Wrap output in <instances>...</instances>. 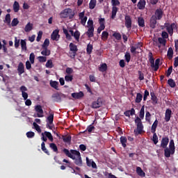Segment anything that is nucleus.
Returning a JSON list of instances; mask_svg holds the SVG:
<instances>
[{"label":"nucleus","instance_id":"f257e3e1","mask_svg":"<svg viewBox=\"0 0 178 178\" xmlns=\"http://www.w3.org/2000/svg\"><path fill=\"white\" fill-rule=\"evenodd\" d=\"M66 156L74 160V163L76 166H82V160L81 159V154L79 151L74 149H70V151L66 148L62 150Z\"/></svg>","mask_w":178,"mask_h":178},{"label":"nucleus","instance_id":"f03ea898","mask_svg":"<svg viewBox=\"0 0 178 178\" xmlns=\"http://www.w3.org/2000/svg\"><path fill=\"white\" fill-rule=\"evenodd\" d=\"M145 113L146 111H145L144 106H141L138 117H136V119H134V123L137 127V133L138 134H141V133L143 132V129H144V126L143 125V122H141V120L144 119V115H145Z\"/></svg>","mask_w":178,"mask_h":178},{"label":"nucleus","instance_id":"7ed1b4c3","mask_svg":"<svg viewBox=\"0 0 178 178\" xmlns=\"http://www.w3.org/2000/svg\"><path fill=\"white\" fill-rule=\"evenodd\" d=\"M60 16L63 19H73L74 17V12L72 8H65L60 13Z\"/></svg>","mask_w":178,"mask_h":178},{"label":"nucleus","instance_id":"20e7f679","mask_svg":"<svg viewBox=\"0 0 178 178\" xmlns=\"http://www.w3.org/2000/svg\"><path fill=\"white\" fill-rule=\"evenodd\" d=\"M52 99H54V102H62V99H65L66 98V95L63 94V93H55L54 95H52L51 96Z\"/></svg>","mask_w":178,"mask_h":178},{"label":"nucleus","instance_id":"39448f33","mask_svg":"<svg viewBox=\"0 0 178 178\" xmlns=\"http://www.w3.org/2000/svg\"><path fill=\"white\" fill-rule=\"evenodd\" d=\"M164 26L170 35H173V29H176L177 27V25H176L175 23H172L170 24L169 22H165L164 24Z\"/></svg>","mask_w":178,"mask_h":178},{"label":"nucleus","instance_id":"423d86ee","mask_svg":"<svg viewBox=\"0 0 178 178\" xmlns=\"http://www.w3.org/2000/svg\"><path fill=\"white\" fill-rule=\"evenodd\" d=\"M69 47H70V51H71V52H70V58H75L77 54V51H79V49H77V45L71 42L69 44Z\"/></svg>","mask_w":178,"mask_h":178},{"label":"nucleus","instance_id":"0eeeda50","mask_svg":"<svg viewBox=\"0 0 178 178\" xmlns=\"http://www.w3.org/2000/svg\"><path fill=\"white\" fill-rule=\"evenodd\" d=\"M47 138H48L49 141L54 142V138L51 132L44 131V133L41 134V140L47 142Z\"/></svg>","mask_w":178,"mask_h":178},{"label":"nucleus","instance_id":"6e6552de","mask_svg":"<svg viewBox=\"0 0 178 178\" xmlns=\"http://www.w3.org/2000/svg\"><path fill=\"white\" fill-rule=\"evenodd\" d=\"M54 123V113L52 111L49 112V115L47 117V128L49 130H52V126H50Z\"/></svg>","mask_w":178,"mask_h":178},{"label":"nucleus","instance_id":"1a4fd4ad","mask_svg":"<svg viewBox=\"0 0 178 178\" xmlns=\"http://www.w3.org/2000/svg\"><path fill=\"white\" fill-rule=\"evenodd\" d=\"M125 20V27L128 30H131V25L133 24V22L131 21V17L130 15H126L124 17Z\"/></svg>","mask_w":178,"mask_h":178},{"label":"nucleus","instance_id":"9d476101","mask_svg":"<svg viewBox=\"0 0 178 178\" xmlns=\"http://www.w3.org/2000/svg\"><path fill=\"white\" fill-rule=\"evenodd\" d=\"M164 12L162 10V8H157L155 12L153 17H156L157 20H161L162 17H163Z\"/></svg>","mask_w":178,"mask_h":178},{"label":"nucleus","instance_id":"9b49d317","mask_svg":"<svg viewBox=\"0 0 178 178\" xmlns=\"http://www.w3.org/2000/svg\"><path fill=\"white\" fill-rule=\"evenodd\" d=\"M99 26L97 29V34H101V31L105 30V18L99 19Z\"/></svg>","mask_w":178,"mask_h":178},{"label":"nucleus","instance_id":"f8f14e48","mask_svg":"<svg viewBox=\"0 0 178 178\" xmlns=\"http://www.w3.org/2000/svg\"><path fill=\"white\" fill-rule=\"evenodd\" d=\"M142 47H143V43L138 42L137 44L131 46L130 51L131 52V54H137L136 49H140L141 51Z\"/></svg>","mask_w":178,"mask_h":178},{"label":"nucleus","instance_id":"ddd939ff","mask_svg":"<svg viewBox=\"0 0 178 178\" xmlns=\"http://www.w3.org/2000/svg\"><path fill=\"white\" fill-rule=\"evenodd\" d=\"M51 38L53 40V41H59V38H60V35H59V30H54L51 35Z\"/></svg>","mask_w":178,"mask_h":178},{"label":"nucleus","instance_id":"4468645a","mask_svg":"<svg viewBox=\"0 0 178 178\" xmlns=\"http://www.w3.org/2000/svg\"><path fill=\"white\" fill-rule=\"evenodd\" d=\"M102 101L100 100V99H97V100L92 102V105L90 106V108L93 109H97L102 107Z\"/></svg>","mask_w":178,"mask_h":178},{"label":"nucleus","instance_id":"2eb2a0df","mask_svg":"<svg viewBox=\"0 0 178 178\" xmlns=\"http://www.w3.org/2000/svg\"><path fill=\"white\" fill-rule=\"evenodd\" d=\"M175 152V149L164 148V156H165V158H170V156L174 154Z\"/></svg>","mask_w":178,"mask_h":178},{"label":"nucleus","instance_id":"dca6fc26","mask_svg":"<svg viewBox=\"0 0 178 178\" xmlns=\"http://www.w3.org/2000/svg\"><path fill=\"white\" fill-rule=\"evenodd\" d=\"M158 19L155 17H153V15L151 17L150 19H149V26L151 27V29H155L156 27V23Z\"/></svg>","mask_w":178,"mask_h":178},{"label":"nucleus","instance_id":"f3484780","mask_svg":"<svg viewBox=\"0 0 178 178\" xmlns=\"http://www.w3.org/2000/svg\"><path fill=\"white\" fill-rule=\"evenodd\" d=\"M35 112H37V113H40V114H37L38 118L44 117V115H42V113H44V111H42V108L40 105L35 106Z\"/></svg>","mask_w":178,"mask_h":178},{"label":"nucleus","instance_id":"a211bd4d","mask_svg":"<svg viewBox=\"0 0 178 178\" xmlns=\"http://www.w3.org/2000/svg\"><path fill=\"white\" fill-rule=\"evenodd\" d=\"M172 111L170 108H167L165 110V113H164V120L167 122L170 121V118H171Z\"/></svg>","mask_w":178,"mask_h":178},{"label":"nucleus","instance_id":"6ab92c4d","mask_svg":"<svg viewBox=\"0 0 178 178\" xmlns=\"http://www.w3.org/2000/svg\"><path fill=\"white\" fill-rule=\"evenodd\" d=\"M145 5H147L145 0H140L137 4V6L139 10H144V9H145Z\"/></svg>","mask_w":178,"mask_h":178},{"label":"nucleus","instance_id":"aec40b11","mask_svg":"<svg viewBox=\"0 0 178 178\" xmlns=\"http://www.w3.org/2000/svg\"><path fill=\"white\" fill-rule=\"evenodd\" d=\"M168 138L164 137L161 138V147L163 149L167 148V145H168Z\"/></svg>","mask_w":178,"mask_h":178},{"label":"nucleus","instance_id":"412c9836","mask_svg":"<svg viewBox=\"0 0 178 178\" xmlns=\"http://www.w3.org/2000/svg\"><path fill=\"white\" fill-rule=\"evenodd\" d=\"M86 166L92 167V168H93V169H96V168H97V165H96V163H95V161H93L92 160H89L88 159V157H86Z\"/></svg>","mask_w":178,"mask_h":178},{"label":"nucleus","instance_id":"4be33fe9","mask_svg":"<svg viewBox=\"0 0 178 178\" xmlns=\"http://www.w3.org/2000/svg\"><path fill=\"white\" fill-rule=\"evenodd\" d=\"M141 101H144V97H143V95H141V93H137L134 102L136 104H140Z\"/></svg>","mask_w":178,"mask_h":178},{"label":"nucleus","instance_id":"5701e85b","mask_svg":"<svg viewBox=\"0 0 178 178\" xmlns=\"http://www.w3.org/2000/svg\"><path fill=\"white\" fill-rule=\"evenodd\" d=\"M149 57V62L150 63V67H155L154 63H155V59L154 58V56H152V52H149L148 54Z\"/></svg>","mask_w":178,"mask_h":178},{"label":"nucleus","instance_id":"b1692460","mask_svg":"<svg viewBox=\"0 0 178 178\" xmlns=\"http://www.w3.org/2000/svg\"><path fill=\"white\" fill-rule=\"evenodd\" d=\"M72 97L76 99H80L81 98L83 97V92H79L72 93Z\"/></svg>","mask_w":178,"mask_h":178},{"label":"nucleus","instance_id":"393cba45","mask_svg":"<svg viewBox=\"0 0 178 178\" xmlns=\"http://www.w3.org/2000/svg\"><path fill=\"white\" fill-rule=\"evenodd\" d=\"M13 8L15 12V13H17L19 10H20V4H19V2L15 1L13 5Z\"/></svg>","mask_w":178,"mask_h":178},{"label":"nucleus","instance_id":"a878e982","mask_svg":"<svg viewBox=\"0 0 178 178\" xmlns=\"http://www.w3.org/2000/svg\"><path fill=\"white\" fill-rule=\"evenodd\" d=\"M151 100L152 101V104H158V97H156L154 92H151Z\"/></svg>","mask_w":178,"mask_h":178},{"label":"nucleus","instance_id":"bb28decb","mask_svg":"<svg viewBox=\"0 0 178 178\" xmlns=\"http://www.w3.org/2000/svg\"><path fill=\"white\" fill-rule=\"evenodd\" d=\"M86 35H88V38H92V37H94V27L88 28Z\"/></svg>","mask_w":178,"mask_h":178},{"label":"nucleus","instance_id":"cd10ccee","mask_svg":"<svg viewBox=\"0 0 178 178\" xmlns=\"http://www.w3.org/2000/svg\"><path fill=\"white\" fill-rule=\"evenodd\" d=\"M158 120H155L154 124H152V126L151 127V133L155 134L156 131V128L158 127Z\"/></svg>","mask_w":178,"mask_h":178},{"label":"nucleus","instance_id":"c85d7f7f","mask_svg":"<svg viewBox=\"0 0 178 178\" xmlns=\"http://www.w3.org/2000/svg\"><path fill=\"white\" fill-rule=\"evenodd\" d=\"M42 51H41V54L44 56H49L51 55V51L48 49L47 47H42Z\"/></svg>","mask_w":178,"mask_h":178},{"label":"nucleus","instance_id":"c756f323","mask_svg":"<svg viewBox=\"0 0 178 178\" xmlns=\"http://www.w3.org/2000/svg\"><path fill=\"white\" fill-rule=\"evenodd\" d=\"M33 30V24L31 22H28L27 24L25 26L24 31L25 33H30Z\"/></svg>","mask_w":178,"mask_h":178},{"label":"nucleus","instance_id":"7c9ffc66","mask_svg":"<svg viewBox=\"0 0 178 178\" xmlns=\"http://www.w3.org/2000/svg\"><path fill=\"white\" fill-rule=\"evenodd\" d=\"M49 86H51V87H52V88L55 89L56 90H59V89L58 88V86H59V83L58 81H51L49 82Z\"/></svg>","mask_w":178,"mask_h":178},{"label":"nucleus","instance_id":"2f4dec72","mask_svg":"<svg viewBox=\"0 0 178 178\" xmlns=\"http://www.w3.org/2000/svg\"><path fill=\"white\" fill-rule=\"evenodd\" d=\"M136 172H137V175L141 177H145V172H144V171H143V170L140 167H137Z\"/></svg>","mask_w":178,"mask_h":178},{"label":"nucleus","instance_id":"473e14b6","mask_svg":"<svg viewBox=\"0 0 178 178\" xmlns=\"http://www.w3.org/2000/svg\"><path fill=\"white\" fill-rule=\"evenodd\" d=\"M62 140H63V142H65L67 144H70V143L72 142V136H62Z\"/></svg>","mask_w":178,"mask_h":178},{"label":"nucleus","instance_id":"72a5a7b5","mask_svg":"<svg viewBox=\"0 0 178 178\" xmlns=\"http://www.w3.org/2000/svg\"><path fill=\"white\" fill-rule=\"evenodd\" d=\"M119 8L116 6H113L112 8V13H111V19H115L116 17V13H118V10Z\"/></svg>","mask_w":178,"mask_h":178},{"label":"nucleus","instance_id":"f704fd0d","mask_svg":"<svg viewBox=\"0 0 178 178\" xmlns=\"http://www.w3.org/2000/svg\"><path fill=\"white\" fill-rule=\"evenodd\" d=\"M138 23L139 27H145V20H144V18L138 17Z\"/></svg>","mask_w":178,"mask_h":178},{"label":"nucleus","instance_id":"c9c22d12","mask_svg":"<svg viewBox=\"0 0 178 178\" xmlns=\"http://www.w3.org/2000/svg\"><path fill=\"white\" fill-rule=\"evenodd\" d=\"M63 33L65 34L67 40H68V41H72V35H70V34H69V31H67V29L63 28Z\"/></svg>","mask_w":178,"mask_h":178},{"label":"nucleus","instance_id":"e433bc0d","mask_svg":"<svg viewBox=\"0 0 178 178\" xmlns=\"http://www.w3.org/2000/svg\"><path fill=\"white\" fill-rule=\"evenodd\" d=\"M94 130H95V127H93L92 124H90V125L88 126V127H86V130L83 131V132H80V134H85V133H86V131H88V133L90 134Z\"/></svg>","mask_w":178,"mask_h":178},{"label":"nucleus","instance_id":"4c0bfd02","mask_svg":"<svg viewBox=\"0 0 178 178\" xmlns=\"http://www.w3.org/2000/svg\"><path fill=\"white\" fill-rule=\"evenodd\" d=\"M49 148L51 149H52V151L54 153H56V154L58 153V147L56 146V145L55 143H49Z\"/></svg>","mask_w":178,"mask_h":178},{"label":"nucleus","instance_id":"58836bf2","mask_svg":"<svg viewBox=\"0 0 178 178\" xmlns=\"http://www.w3.org/2000/svg\"><path fill=\"white\" fill-rule=\"evenodd\" d=\"M92 49H94L92 44L89 43L87 45V48H86V52H87L88 55H91V54L92 53Z\"/></svg>","mask_w":178,"mask_h":178},{"label":"nucleus","instance_id":"ea45409f","mask_svg":"<svg viewBox=\"0 0 178 178\" xmlns=\"http://www.w3.org/2000/svg\"><path fill=\"white\" fill-rule=\"evenodd\" d=\"M108 37H109V33L106 31H103L102 33V40H103V41H106Z\"/></svg>","mask_w":178,"mask_h":178},{"label":"nucleus","instance_id":"a19ab883","mask_svg":"<svg viewBox=\"0 0 178 178\" xmlns=\"http://www.w3.org/2000/svg\"><path fill=\"white\" fill-rule=\"evenodd\" d=\"M20 44L22 51H27V43L26 42V40H21Z\"/></svg>","mask_w":178,"mask_h":178},{"label":"nucleus","instance_id":"79ce46f5","mask_svg":"<svg viewBox=\"0 0 178 178\" xmlns=\"http://www.w3.org/2000/svg\"><path fill=\"white\" fill-rule=\"evenodd\" d=\"M41 150H42V152L45 154L49 156V152H48V149L45 147V143H44V142L41 143Z\"/></svg>","mask_w":178,"mask_h":178},{"label":"nucleus","instance_id":"37998d69","mask_svg":"<svg viewBox=\"0 0 178 178\" xmlns=\"http://www.w3.org/2000/svg\"><path fill=\"white\" fill-rule=\"evenodd\" d=\"M120 142H121L122 147L126 148V143L127 142L126 137L121 136V138H120Z\"/></svg>","mask_w":178,"mask_h":178},{"label":"nucleus","instance_id":"c03bdc74","mask_svg":"<svg viewBox=\"0 0 178 178\" xmlns=\"http://www.w3.org/2000/svg\"><path fill=\"white\" fill-rule=\"evenodd\" d=\"M167 56L169 59H172V58H173V49H172V47L168 48Z\"/></svg>","mask_w":178,"mask_h":178},{"label":"nucleus","instance_id":"a18cd8bd","mask_svg":"<svg viewBox=\"0 0 178 178\" xmlns=\"http://www.w3.org/2000/svg\"><path fill=\"white\" fill-rule=\"evenodd\" d=\"M97 6V0H90L89 3V8L94 9Z\"/></svg>","mask_w":178,"mask_h":178},{"label":"nucleus","instance_id":"49530a36","mask_svg":"<svg viewBox=\"0 0 178 178\" xmlns=\"http://www.w3.org/2000/svg\"><path fill=\"white\" fill-rule=\"evenodd\" d=\"M167 84H168L171 88H175V81H174V80L172 79H170L167 81Z\"/></svg>","mask_w":178,"mask_h":178},{"label":"nucleus","instance_id":"de8ad7c7","mask_svg":"<svg viewBox=\"0 0 178 178\" xmlns=\"http://www.w3.org/2000/svg\"><path fill=\"white\" fill-rule=\"evenodd\" d=\"M113 37H115V40L120 41L122 40V35L120 33L115 32L113 34Z\"/></svg>","mask_w":178,"mask_h":178},{"label":"nucleus","instance_id":"09e8293b","mask_svg":"<svg viewBox=\"0 0 178 178\" xmlns=\"http://www.w3.org/2000/svg\"><path fill=\"white\" fill-rule=\"evenodd\" d=\"M72 37H74L76 41H79L80 40V31H76Z\"/></svg>","mask_w":178,"mask_h":178},{"label":"nucleus","instance_id":"8fccbe9b","mask_svg":"<svg viewBox=\"0 0 178 178\" xmlns=\"http://www.w3.org/2000/svg\"><path fill=\"white\" fill-rule=\"evenodd\" d=\"M124 58H125L126 62H127V63H129V62H130V60L131 59V55L130 54V53L126 52L125 55H124Z\"/></svg>","mask_w":178,"mask_h":178},{"label":"nucleus","instance_id":"3c124183","mask_svg":"<svg viewBox=\"0 0 178 178\" xmlns=\"http://www.w3.org/2000/svg\"><path fill=\"white\" fill-rule=\"evenodd\" d=\"M158 41L159 44L163 45V47H166V40H165L163 38H159Z\"/></svg>","mask_w":178,"mask_h":178},{"label":"nucleus","instance_id":"603ef678","mask_svg":"<svg viewBox=\"0 0 178 178\" xmlns=\"http://www.w3.org/2000/svg\"><path fill=\"white\" fill-rule=\"evenodd\" d=\"M168 145V149H175V147L174 146V140H170L169 144Z\"/></svg>","mask_w":178,"mask_h":178},{"label":"nucleus","instance_id":"864d4df0","mask_svg":"<svg viewBox=\"0 0 178 178\" xmlns=\"http://www.w3.org/2000/svg\"><path fill=\"white\" fill-rule=\"evenodd\" d=\"M66 82H72L73 81V76L72 75H67L65 76V79H63Z\"/></svg>","mask_w":178,"mask_h":178},{"label":"nucleus","instance_id":"5fc2aeb1","mask_svg":"<svg viewBox=\"0 0 178 178\" xmlns=\"http://www.w3.org/2000/svg\"><path fill=\"white\" fill-rule=\"evenodd\" d=\"M48 47H49V39H45L42 48H48Z\"/></svg>","mask_w":178,"mask_h":178},{"label":"nucleus","instance_id":"6e6d98bb","mask_svg":"<svg viewBox=\"0 0 178 178\" xmlns=\"http://www.w3.org/2000/svg\"><path fill=\"white\" fill-rule=\"evenodd\" d=\"M19 24V19L17 18H14L11 22L12 27H16Z\"/></svg>","mask_w":178,"mask_h":178},{"label":"nucleus","instance_id":"4d7b16f0","mask_svg":"<svg viewBox=\"0 0 178 178\" xmlns=\"http://www.w3.org/2000/svg\"><path fill=\"white\" fill-rule=\"evenodd\" d=\"M153 134H154V135L152 136V141L154 142V144L156 145V144H158V142H159L158 136L156 135V133H153Z\"/></svg>","mask_w":178,"mask_h":178},{"label":"nucleus","instance_id":"13d9d810","mask_svg":"<svg viewBox=\"0 0 178 178\" xmlns=\"http://www.w3.org/2000/svg\"><path fill=\"white\" fill-rule=\"evenodd\" d=\"M151 113H149V111H146L145 112V121L147 122H150L151 120Z\"/></svg>","mask_w":178,"mask_h":178},{"label":"nucleus","instance_id":"bf43d9fd","mask_svg":"<svg viewBox=\"0 0 178 178\" xmlns=\"http://www.w3.org/2000/svg\"><path fill=\"white\" fill-rule=\"evenodd\" d=\"M33 128H35V130L37 131V133H41V129L40 128V126L37 124V123L33 122Z\"/></svg>","mask_w":178,"mask_h":178},{"label":"nucleus","instance_id":"052dcab7","mask_svg":"<svg viewBox=\"0 0 178 178\" xmlns=\"http://www.w3.org/2000/svg\"><path fill=\"white\" fill-rule=\"evenodd\" d=\"M35 59V55H34V53H31L30 56H29V60L31 63H34V60Z\"/></svg>","mask_w":178,"mask_h":178},{"label":"nucleus","instance_id":"680f3d73","mask_svg":"<svg viewBox=\"0 0 178 178\" xmlns=\"http://www.w3.org/2000/svg\"><path fill=\"white\" fill-rule=\"evenodd\" d=\"M5 22L7 24H10V14H7L5 17Z\"/></svg>","mask_w":178,"mask_h":178},{"label":"nucleus","instance_id":"e2e57ef3","mask_svg":"<svg viewBox=\"0 0 178 178\" xmlns=\"http://www.w3.org/2000/svg\"><path fill=\"white\" fill-rule=\"evenodd\" d=\"M154 66V67H159V66H161V59L160 58L156 59Z\"/></svg>","mask_w":178,"mask_h":178},{"label":"nucleus","instance_id":"0e129e2a","mask_svg":"<svg viewBox=\"0 0 178 178\" xmlns=\"http://www.w3.org/2000/svg\"><path fill=\"white\" fill-rule=\"evenodd\" d=\"M111 3L113 6H119L120 1H119V0H111Z\"/></svg>","mask_w":178,"mask_h":178},{"label":"nucleus","instance_id":"69168bd1","mask_svg":"<svg viewBox=\"0 0 178 178\" xmlns=\"http://www.w3.org/2000/svg\"><path fill=\"white\" fill-rule=\"evenodd\" d=\"M138 80L140 81L144 80V74L141 71H138Z\"/></svg>","mask_w":178,"mask_h":178},{"label":"nucleus","instance_id":"338daca9","mask_svg":"<svg viewBox=\"0 0 178 178\" xmlns=\"http://www.w3.org/2000/svg\"><path fill=\"white\" fill-rule=\"evenodd\" d=\"M54 65L52 63V60H48L46 63V67H53Z\"/></svg>","mask_w":178,"mask_h":178},{"label":"nucleus","instance_id":"774afa93","mask_svg":"<svg viewBox=\"0 0 178 178\" xmlns=\"http://www.w3.org/2000/svg\"><path fill=\"white\" fill-rule=\"evenodd\" d=\"M26 137H28V138H33L34 137V132H26Z\"/></svg>","mask_w":178,"mask_h":178}]
</instances>
